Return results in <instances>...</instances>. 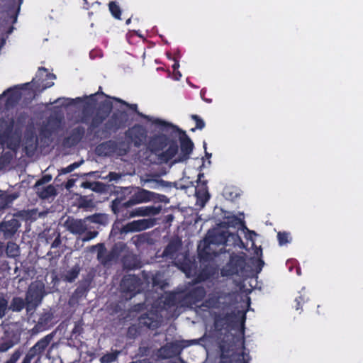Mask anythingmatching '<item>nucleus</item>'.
<instances>
[{
    "label": "nucleus",
    "mask_w": 363,
    "mask_h": 363,
    "mask_svg": "<svg viewBox=\"0 0 363 363\" xmlns=\"http://www.w3.org/2000/svg\"><path fill=\"white\" fill-rule=\"evenodd\" d=\"M126 107L163 132L150 137L147 144L148 150L158 156L161 162L168 163L172 160L173 164H177L186 162L190 158L194 145L184 130L160 118H152L143 114L138 111L136 104L128 103Z\"/></svg>",
    "instance_id": "obj_1"
},
{
    "label": "nucleus",
    "mask_w": 363,
    "mask_h": 363,
    "mask_svg": "<svg viewBox=\"0 0 363 363\" xmlns=\"http://www.w3.org/2000/svg\"><path fill=\"white\" fill-rule=\"evenodd\" d=\"M112 109L113 104L109 100L100 104L99 111L92 117L88 127V131L93 133L94 138L108 139L127 126L128 116L125 111L116 110L106 120Z\"/></svg>",
    "instance_id": "obj_2"
},
{
    "label": "nucleus",
    "mask_w": 363,
    "mask_h": 363,
    "mask_svg": "<svg viewBox=\"0 0 363 363\" xmlns=\"http://www.w3.org/2000/svg\"><path fill=\"white\" fill-rule=\"evenodd\" d=\"M55 74L50 73L45 67L38 68L35 77L30 82L15 85L7 89L1 93V99L5 98V108L9 111L16 107L23 97L26 103H29L36 95L35 91L31 88V84H35L36 79L40 82L42 90L53 86L54 82H48V79H55Z\"/></svg>",
    "instance_id": "obj_3"
},
{
    "label": "nucleus",
    "mask_w": 363,
    "mask_h": 363,
    "mask_svg": "<svg viewBox=\"0 0 363 363\" xmlns=\"http://www.w3.org/2000/svg\"><path fill=\"white\" fill-rule=\"evenodd\" d=\"M22 2V0H11L1 6V48L9 35L14 30L13 24L17 21Z\"/></svg>",
    "instance_id": "obj_4"
},
{
    "label": "nucleus",
    "mask_w": 363,
    "mask_h": 363,
    "mask_svg": "<svg viewBox=\"0 0 363 363\" xmlns=\"http://www.w3.org/2000/svg\"><path fill=\"white\" fill-rule=\"evenodd\" d=\"M120 219H117L113 224L110 235L113 238L118 235H125L129 233L140 232L154 226L155 222L152 218L135 220L128 223L125 225L122 224Z\"/></svg>",
    "instance_id": "obj_5"
},
{
    "label": "nucleus",
    "mask_w": 363,
    "mask_h": 363,
    "mask_svg": "<svg viewBox=\"0 0 363 363\" xmlns=\"http://www.w3.org/2000/svg\"><path fill=\"white\" fill-rule=\"evenodd\" d=\"M233 241V245H237L238 242H242L238 233H229L225 231H211L208 230L206 235V242L213 244L215 246L230 245L229 242Z\"/></svg>",
    "instance_id": "obj_6"
},
{
    "label": "nucleus",
    "mask_w": 363,
    "mask_h": 363,
    "mask_svg": "<svg viewBox=\"0 0 363 363\" xmlns=\"http://www.w3.org/2000/svg\"><path fill=\"white\" fill-rule=\"evenodd\" d=\"M45 294V286L42 282L31 283L26 294L27 312L34 311L40 305Z\"/></svg>",
    "instance_id": "obj_7"
},
{
    "label": "nucleus",
    "mask_w": 363,
    "mask_h": 363,
    "mask_svg": "<svg viewBox=\"0 0 363 363\" xmlns=\"http://www.w3.org/2000/svg\"><path fill=\"white\" fill-rule=\"evenodd\" d=\"M247 264L245 254L239 255L233 254L230 257L228 262L222 270V274L224 276L238 275L244 277L247 274Z\"/></svg>",
    "instance_id": "obj_8"
},
{
    "label": "nucleus",
    "mask_w": 363,
    "mask_h": 363,
    "mask_svg": "<svg viewBox=\"0 0 363 363\" xmlns=\"http://www.w3.org/2000/svg\"><path fill=\"white\" fill-rule=\"evenodd\" d=\"M133 205L123 197H117L111 201V208L117 219L125 220L136 216V208L132 209Z\"/></svg>",
    "instance_id": "obj_9"
},
{
    "label": "nucleus",
    "mask_w": 363,
    "mask_h": 363,
    "mask_svg": "<svg viewBox=\"0 0 363 363\" xmlns=\"http://www.w3.org/2000/svg\"><path fill=\"white\" fill-rule=\"evenodd\" d=\"M54 336L55 333L52 332L39 340L32 347L30 348L21 363H30L36 357H38V359L39 360L53 340Z\"/></svg>",
    "instance_id": "obj_10"
},
{
    "label": "nucleus",
    "mask_w": 363,
    "mask_h": 363,
    "mask_svg": "<svg viewBox=\"0 0 363 363\" xmlns=\"http://www.w3.org/2000/svg\"><path fill=\"white\" fill-rule=\"evenodd\" d=\"M124 142H116L113 140H108L98 145L96 147V152L99 156H112L115 153L120 155H125L128 152L129 147L122 148L124 146Z\"/></svg>",
    "instance_id": "obj_11"
},
{
    "label": "nucleus",
    "mask_w": 363,
    "mask_h": 363,
    "mask_svg": "<svg viewBox=\"0 0 363 363\" xmlns=\"http://www.w3.org/2000/svg\"><path fill=\"white\" fill-rule=\"evenodd\" d=\"M141 279L135 275H125L121 280V288L124 293L129 294L130 298L141 291Z\"/></svg>",
    "instance_id": "obj_12"
},
{
    "label": "nucleus",
    "mask_w": 363,
    "mask_h": 363,
    "mask_svg": "<svg viewBox=\"0 0 363 363\" xmlns=\"http://www.w3.org/2000/svg\"><path fill=\"white\" fill-rule=\"evenodd\" d=\"M125 138L133 143L136 147H140L147 138V130L140 124H135L125 132Z\"/></svg>",
    "instance_id": "obj_13"
},
{
    "label": "nucleus",
    "mask_w": 363,
    "mask_h": 363,
    "mask_svg": "<svg viewBox=\"0 0 363 363\" xmlns=\"http://www.w3.org/2000/svg\"><path fill=\"white\" fill-rule=\"evenodd\" d=\"M20 215H21V213H18L12 216H6L4 221H1V232L4 233L6 238L13 236L21 226V223L18 219Z\"/></svg>",
    "instance_id": "obj_14"
},
{
    "label": "nucleus",
    "mask_w": 363,
    "mask_h": 363,
    "mask_svg": "<svg viewBox=\"0 0 363 363\" xmlns=\"http://www.w3.org/2000/svg\"><path fill=\"white\" fill-rule=\"evenodd\" d=\"M85 134V128L83 126H77L73 128L69 135L63 139L62 144L65 147H72L81 142Z\"/></svg>",
    "instance_id": "obj_15"
},
{
    "label": "nucleus",
    "mask_w": 363,
    "mask_h": 363,
    "mask_svg": "<svg viewBox=\"0 0 363 363\" xmlns=\"http://www.w3.org/2000/svg\"><path fill=\"white\" fill-rule=\"evenodd\" d=\"M213 246L215 245L213 244L208 245L206 242V238L199 243L197 251L201 261H210L219 255V252L212 249Z\"/></svg>",
    "instance_id": "obj_16"
},
{
    "label": "nucleus",
    "mask_w": 363,
    "mask_h": 363,
    "mask_svg": "<svg viewBox=\"0 0 363 363\" xmlns=\"http://www.w3.org/2000/svg\"><path fill=\"white\" fill-rule=\"evenodd\" d=\"M65 225L68 231L74 235H82L87 230L85 221L82 219L68 218Z\"/></svg>",
    "instance_id": "obj_17"
},
{
    "label": "nucleus",
    "mask_w": 363,
    "mask_h": 363,
    "mask_svg": "<svg viewBox=\"0 0 363 363\" xmlns=\"http://www.w3.org/2000/svg\"><path fill=\"white\" fill-rule=\"evenodd\" d=\"M152 195V191L141 188H137L134 190L128 201L130 203L134 206L138 203L150 201L152 199L150 196Z\"/></svg>",
    "instance_id": "obj_18"
},
{
    "label": "nucleus",
    "mask_w": 363,
    "mask_h": 363,
    "mask_svg": "<svg viewBox=\"0 0 363 363\" xmlns=\"http://www.w3.org/2000/svg\"><path fill=\"white\" fill-rule=\"evenodd\" d=\"M38 145L37 136L33 133H27L23 140V150L28 157L34 155Z\"/></svg>",
    "instance_id": "obj_19"
},
{
    "label": "nucleus",
    "mask_w": 363,
    "mask_h": 363,
    "mask_svg": "<svg viewBox=\"0 0 363 363\" xmlns=\"http://www.w3.org/2000/svg\"><path fill=\"white\" fill-rule=\"evenodd\" d=\"M206 294V291L203 286H195L186 292L185 299L190 304H196L203 300Z\"/></svg>",
    "instance_id": "obj_20"
},
{
    "label": "nucleus",
    "mask_w": 363,
    "mask_h": 363,
    "mask_svg": "<svg viewBox=\"0 0 363 363\" xmlns=\"http://www.w3.org/2000/svg\"><path fill=\"white\" fill-rule=\"evenodd\" d=\"M184 345L179 342H172L162 347L164 355V358H172L180 355Z\"/></svg>",
    "instance_id": "obj_21"
},
{
    "label": "nucleus",
    "mask_w": 363,
    "mask_h": 363,
    "mask_svg": "<svg viewBox=\"0 0 363 363\" xmlns=\"http://www.w3.org/2000/svg\"><path fill=\"white\" fill-rule=\"evenodd\" d=\"M139 323L149 329L155 330L159 327L157 315L154 313H145L139 318Z\"/></svg>",
    "instance_id": "obj_22"
},
{
    "label": "nucleus",
    "mask_w": 363,
    "mask_h": 363,
    "mask_svg": "<svg viewBox=\"0 0 363 363\" xmlns=\"http://www.w3.org/2000/svg\"><path fill=\"white\" fill-rule=\"evenodd\" d=\"M123 267L125 269L132 270L141 267L140 262L136 255L128 252L122 257Z\"/></svg>",
    "instance_id": "obj_23"
},
{
    "label": "nucleus",
    "mask_w": 363,
    "mask_h": 363,
    "mask_svg": "<svg viewBox=\"0 0 363 363\" xmlns=\"http://www.w3.org/2000/svg\"><path fill=\"white\" fill-rule=\"evenodd\" d=\"M52 315L50 313H43L41 314L37 323L32 329L33 333L36 334L43 332L48 328V325L51 322Z\"/></svg>",
    "instance_id": "obj_24"
},
{
    "label": "nucleus",
    "mask_w": 363,
    "mask_h": 363,
    "mask_svg": "<svg viewBox=\"0 0 363 363\" xmlns=\"http://www.w3.org/2000/svg\"><path fill=\"white\" fill-rule=\"evenodd\" d=\"M204 177L203 173H199L198 175L197 183L199 189H196V195L198 198L202 199V201L206 203L210 199V195L208 192L207 182L202 181V178Z\"/></svg>",
    "instance_id": "obj_25"
},
{
    "label": "nucleus",
    "mask_w": 363,
    "mask_h": 363,
    "mask_svg": "<svg viewBox=\"0 0 363 363\" xmlns=\"http://www.w3.org/2000/svg\"><path fill=\"white\" fill-rule=\"evenodd\" d=\"M94 247L99 248L97 258L104 266L108 264L113 259V253L112 252H107L104 243H99Z\"/></svg>",
    "instance_id": "obj_26"
},
{
    "label": "nucleus",
    "mask_w": 363,
    "mask_h": 363,
    "mask_svg": "<svg viewBox=\"0 0 363 363\" xmlns=\"http://www.w3.org/2000/svg\"><path fill=\"white\" fill-rule=\"evenodd\" d=\"M248 354L245 352L233 354L228 357L222 354L220 363H249Z\"/></svg>",
    "instance_id": "obj_27"
},
{
    "label": "nucleus",
    "mask_w": 363,
    "mask_h": 363,
    "mask_svg": "<svg viewBox=\"0 0 363 363\" xmlns=\"http://www.w3.org/2000/svg\"><path fill=\"white\" fill-rule=\"evenodd\" d=\"M3 340L1 342V352H6L10 348H11L14 345L17 344L19 340V337L14 333H11V335H8V332L6 330L4 331V336L1 337Z\"/></svg>",
    "instance_id": "obj_28"
},
{
    "label": "nucleus",
    "mask_w": 363,
    "mask_h": 363,
    "mask_svg": "<svg viewBox=\"0 0 363 363\" xmlns=\"http://www.w3.org/2000/svg\"><path fill=\"white\" fill-rule=\"evenodd\" d=\"M131 241L138 248L145 245H152L154 243V240L149 233L136 235L131 238Z\"/></svg>",
    "instance_id": "obj_29"
},
{
    "label": "nucleus",
    "mask_w": 363,
    "mask_h": 363,
    "mask_svg": "<svg viewBox=\"0 0 363 363\" xmlns=\"http://www.w3.org/2000/svg\"><path fill=\"white\" fill-rule=\"evenodd\" d=\"M162 211V206H147L136 208V216H156Z\"/></svg>",
    "instance_id": "obj_30"
},
{
    "label": "nucleus",
    "mask_w": 363,
    "mask_h": 363,
    "mask_svg": "<svg viewBox=\"0 0 363 363\" xmlns=\"http://www.w3.org/2000/svg\"><path fill=\"white\" fill-rule=\"evenodd\" d=\"M34 189L39 198L42 199H47L57 194L56 189L52 184L47 186L34 187Z\"/></svg>",
    "instance_id": "obj_31"
},
{
    "label": "nucleus",
    "mask_w": 363,
    "mask_h": 363,
    "mask_svg": "<svg viewBox=\"0 0 363 363\" xmlns=\"http://www.w3.org/2000/svg\"><path fill=\"white\" fill-rule=\"evenodd\" d=\"M26 308V301L21 297H13L11 301L9 309L12 311L20 312Z\"/></svg>",
    "instance_id": "obj_32"
},
{
    "label": "nucleus",
    "mask_w": 363,
    "mask_h": 363,
    "mask_svg": "<svg viewBox=\"0 0 363 363\" xmlns=\"http://www.w3.org/2000/svg\"><path fill=\"white\" fill-rule=\"evenodd\" d=\"M19 196L18 192L7 194L6 191H1V211L6 208L9 203L16 199Z\"/></svg>",
    "instance_id": "obj_33"
},
{
    "label": "nucleus",
    "mask_w": 363,
    "mask_h": 363,
    "mask_svg": "<svg viewBox=\"0 0 363 363\" xmlns=\"http://www.w3.org/2000/svg\"><path fill=\"white\" fill-rule=\"evenodd\" d=\"M90 281L86 280L79 283V286L74 290V295L77 297H82L89 291Z\"/></svg>",
    "instance_id": "obj_34"
},
{
    "label": "nucleus",
    "mask_w": 363,
    "mask_h": 363,
    "mask_svg": "<svg viewBox=\"0 0 363 363\" xmlns=\"http://www.w3.org/2000/svg\"><path fill=\"white\" fill-rule=\"evenodd\" d=\"M6 255L9 257L14 258L18 257L20 253V249L17 244L13 242H9L6 247Z\"/></svg>",
    "instance_id": "obj_35"
},
{
    "label": "nucleus",
    "mask_w": 363,
    "mask_h": 363,
    "mask_svg": "<svg viewBox=\"0 0 363 363\" xmlns=\"http://www.w3.org/2000/svg\"><path fill=\"white\" fill-rule=\"evenodd\" d=\"M80 269L78 266H75L70 270H68L64 277V280L67 282H73L79 276Z\"/></svg>",
    "instance_id": "obj_36"
},
{
    "label": "nucleus",
    "mask_w": 363,
    "mask_h": 363,
    "mask_svg": "<svg viewBox=\"0 0 363 363\" xmlns=\"http://www.w3.org/2000/svg\"><path fill=\"white\" fill-rule=\"evenodd\" d=\"M108 9L111 13V15L116 19H121V9L119 5L116 1H110L108 3Z\"/></svg>",
    "instance_id": "obj_37"
},
{
    "label": "nucleus",
    "mask_w": 363,
    "mask_h": 363,
    "mask_svg": "<svg viewBox=\"0 0 363 363\" xmlns=\"http://www.w3.org/2000/svg\"><path fill=\"white\" fill-rule=\"evenodd\" d=\"M120 352V351L115 350L112 352L106 353L101 357L100 361L101 363L113 362L118 359Z\"/></svg>",
    "instance_id": "obj_38"
},
{
    "label": "nucleus",
    "mask_w": 363,
    "mask_h": 363,
    "mask_svg": "<svg viewBox=\"0 0 363 363\" xmlns=\"http://www.w3.org/2000/svg\"><path fill=\"white\" fill-rule=\"evenodd\" d=\"M178 250V245L175 242H170L163 251V256L172 257Z\"/></svg>",
    "instance_id": "obj_39"
},
{
    "label": "nucleus",
    "mask_w": 363,
    "mask_h": 363,
    "mask_svg": "<svg viewBox=\"0 0 363 363\" xmlns=\"http://www.w3.org/2000/svg\"><path fill=\"white\" fill-rule=\"evenodd\" d=\"M277 239L279 245L282 246L289 243L291 241L290 233L287 232H279L277 233Z\"/></svg>",
    "instance_id": "obj_40"
},
{
    "label": "nucleus",
    "mask_w": 363,
    "mask_h": 363,
    "mask_svg": "<svg viewBox=\"0 0 363 363\" xmlns=\"http://www.w3.org/2000/svg\"><path fill=\"white\" fill-rule=\"evenodd\" d=\"M308 300V298L305 295L300 294L297 297H296L294 300V308L296 311H298L302 308L303 305L307 302Z\"/></svg>",
    "instance_id": "obj_41"
},
{
    "label": "nucleus",
    "mask_w": 363,
    "mask_h": 363,
    "mask_svg": "<svg viewBox=\"0 0 363 363\" xmlns=\"http://www.w3.org/2000/svg\"><path fill=\"white\" fill-rule=\"evenodd\" d=\"M191 118L196 123V127L191 129L192 131H194L196 129L202 130L205 127V122L199 116L193 114L191 116Z\"/></svg>",
    "instance_id": "obj_42"
},
{
    "label": "nucleus",
    "mask_w": 363,
    "mask_h": 363,
    "mask_svg": "<svg viewBox=\"0 0 363 363\" xmlns=\"http://www.w3.org/2000/svg\"><path fill=\"white\" fill-rule=\"evenodd\" d=\"M102 94V95L105 96H106V97H107V98L111 99H112V100H113L114 101H116V102H118V103H119V104H121L122 105H123V106H126V105H128V102H127V101H124V100H123V99H120V98H117V97H114V96L111 97V96H108V95L105 94H104V92H102V91H101V92L98 91V92H96V93H95V94H91L89 97H90V99H91V100H95V97H96V96L97 94Z\"/></svg>",
    "instance_id": "obj_43"
},
{
    "label": "nucleus",
    "mask_w": 363,
    "mask_h": 363,
    "mask_svg": "<svg viewBox=\"0 0 363 363\" xmlns=\"http://www.w3.org/2000/svg\"><path fill=\"white\" fill-rule=\"evenodd\" d=\"M152 195L150 196V197H152L151 201L164 203H167L169 201V199L165 195L159 194L155 192H152Z\"/></svg>",
    "instance_id": "obj_44"
},
{
    "label": "nucleus",
    "mask_w": 363,
    "mask_h": 363,
    "mask_svg": "<svg viewBox=\"0 0 363 363\" xmlns=\"http://www.w3.org/2000/svg\"><path fill=\"white\" fill-rule=\"evenodd\" d=\"M79 166V163L74 162V163L68 165L66 167L62 168L60 170V174H68L69 172H72L73 170H74Z\"/></svg>",
    "instance_id": "obj_45"
},
{
    "label": "nucleus",
    "mask_w": 363,
    "mask_h": 363,
    "mask_svg": "<svg viewBox=\"0 0 363 363\" xmlns=\"http://www.w3.org/2000/svg\"><path fill=\"white\" fill-rule=\"evenodd\" d=\"M51 179H52V176L50 174L43 175L40 179H38L35 182L34 187L43 186V184L50 182L51 181Z\"/></svg>",
    "instance_id": "obj_46"
},
{
    "label": "nucleus",
    "mask_w": 363,
    "mask_h": 363,
    "mask_svg": "<svg viewBox=\"0 0 363 363\" xmlns=\"http://www.w3.org/2000/svg\"><path fill=\"white\" fill-rule=\"evenodd\" d=\"M242 220L235 216L228 217V223L229 225L236 227L242 224Z\"/></svg>",
    "instance_id": "obj_47"
},
{
    "label": "nucleus",
    "mask_w": 363,
    "mask_h": 363,
    "mask_svg": "<svg viewBox=\"0 0 363 363\" xmlns=\"http://www.w3.org/2000/svg\"><path fill=\"white\" fill-rule=\"evenodd\" d=\"M22 352L21 350H16L11 356L9 360H7L5 363H16V362L20 358Z\"/></svg>",
    "instance_id": "obj_48"
},
{
    "label": "nucleus",
    "mask_w": 363,
    "mask_h": 363,
    "mask_svg": "<svg viewBox=\"0 0 363 363\" xmlns=\"http://www.w3.org/2000/svg\"><path fill=\"white\" fill-rule=\"evenodd\" d=\"M99 233L97 231H88L86 233L84 236L82 238L83 242L89 241L97 236Z\"/></svg>",
    "instance_id": "obj_49"
},
{
    "label": "nucleus",
    "mask_w": 363,
    "mask_h": 363,
    "mask_svg": "<svg viewBox=\"0 0 363 363\" xmlns=\"http://www.w3.org/2000/svg\"><path fill=\"white\" fill-rule=\"evenodd\" d=\"M101 185L100 182H84L82 184V186L85 189H91L93 190H96V188L93 186H99Z\"/></svg>",
    "instance_id": "obj_50"
},
{
    "label": "nucleus",
    "mask_w": 363,
    "mask_h": 363,
    "mask_svg": "<svg viewBox=\"0 0 363 363\" xmlns=\"http://www.w3.org/2000/svg\"><path fill=\"white\" fill-rule=\"evenodd\" d=\"M103 216L100 214H95L94 216H92L91 217L89 218L90 219V220L93 223H102V219Z\"/></svg>",
    "instance_id": "obj_51"
},
{
    "label": "nucleus",
    "mask_w": 363,
    "mask_h": 363,
    "mask_svg": "<svg viewBox=\"0 0 363 363\" xmlns=\"http://www.w3.org/2000/svg\"><path fill=\"white\" fill-rule=\"evenodd\" d=\"M234 316L235 315L233 313H226L223 315L220 320L225 322L230 321L234 318Z\"/></svg>",
    "instance_id": "obj_52"
},
{
    "label": "nucleus",
    "mask_w": 363,
    "mask_h": 363,
    "mask_svg": "<svg viewBox=\"0 0 363 363\" xmlns=\"http://www.w3.org/2000/svg\"><path fill=\"white\" fill-rule=\"evenodd\" d=\"M61 244V239H60V235L58 234L57 236L55 238L54 241L51 244L52 248L57 247Z\"/></svg>",
    "instance_id": "obj_53"
},
{
    "label": "nucleus",
    "mask_w": 363,
    "mask_h": 363,
    "mask_svg": "<svg viewBox=\"0 0 363 363\" xmlns=\"http://www.w3.org/2000/svg\"><path fill=\"white\" fill-rule=\"evenodd\" d=\"M82 330H83V329L79 325L75 324L74 327L72 331V333L73 335H74V334L80 335L82 333Z\"/></svg>",
    "instance_id": "obj_54"
},
{
    "label": "nucleus",
    "mask_w": 363,
    "mask_h": 363,
    "mask_svg": "<svg viewBox=\"0 0 363 363\" xmlns=\"http://www.w3.org/2000/svg\"><path fill=\"white\" fill-rule=\"evenodd\" d=\"M7 306V301L1 297V318L4 315V310L6 308Z\"/></svg>",
    "instance_id": "obj_55"
},
{
    "label": "nucleus",
    "mask_w": 363,
    "mask_h": 363,
    "mask_svg": "<svg viewBox=\"0 0 363 363\" xmlns=\"http://www.w3.org/2000/svg\"><path fill=\"white\" fill-rule=\"evenodd\" d=\"M74 183H75V180L74 179H69L67 180L65 187L67 189H70L74 185Z\"/></svg>",
    "instance_id": "obj_56"
},
{
    "label": "nucleus",
    "mask_w": 363,
    "mask_h": 363,
    "mask_svg": "<svg viewBox=\"0 0 363 363\" xmlns=\"http://www.w3.org/2000/svg\"><path fill=\"white\" fill-rule=\"evenodd\" d=\"M205 93H206V91H205V90H203V89H201V98H202L204 101H207L208 103H211V102L212 101V100H211V99H205V98L203 97V94H205Z\"/></svg>",
    "instance_id": "obj_57"
},
{
    "label": "nucleus",
    "mask_w": 363,
    "mask_h": 363,
    "mask_svg": "<svg viewBox=\"0 0 363 363\" xmlns=\"http://www.w3.org/2000/svg\"><path fill=\"white\" fill-rule=\"evenodd\" d=\"M144 303H139L134 306L135 311H139L143 306Z\"/></svg>",
    "instance_id": "obj_58"
},
{
    "label": "nucleus",
    "mask_w": 363,
    "mask_h": 363,
    "mask_svg": "<svg viewBox=\"0 0 363 363\" xmlns=\"http://www.w3.org/2000/svg\"><path fill=\"white\" fill-rule=\"evenodd\" d=\"M164 182L163 180L156 181L155 186H157L159 184L162 186H164Z\"/></svg>",
    "instance_id": "obj_59"
},
{
    "label": "nucleus",
    "mask_w": 363,
    "mask_h": 363,
    "mask_svg": "<svg viewBox=\"0 0 363 363\" xmlns=\"http://www.w3.org/2000/svg\"><path fill=\"white\" fill-rule=\"evenodd\" d=\"M179 67V63H178L177 62H176L173 65L172 68H173V69H174V70H175V69H177Z\"/></svg>",
    "instance_id": "obj_60"
},
{
    "label": "nucleus",
    "mask_w": 363,
    "mask_h": 363,
    "mask_svg": "<svg viewBox=\"0 0 363 363\" xmlns=\"http://www.w3.org/2000/svg\"><path fill=\"white\" fill-rule=\"evenodd\" d=\"M212 154L211 153H208L206 151V157H208V158H210L211 157Z\"/></svg>",
    "instance_id": "obj_61"
},
{
    "label": "nucleus",
    "mask_w": 363,
    "mask_h": 363,
    "mask_svg": "<svg viewBox=\"0 0 363 363\" xmlns=\"http://www.w3.org/2000/svg\"><path fill=\"white\" fill-rule=\"evenodd\" d=\"M259 264L260 268H261L263 266V264H264V262L262 259H259Z\"/></svg>",
    "instance_id": "obj_62"
},
{
    "label": "nucleus",
    "mask_w": 363,
    "mask_h": 363,
    "mask_svg": "<svg viewBox=\"0 0 363 363\" xmlns=\"http://www.w3.org/2000/svg\"><path fill=\"white\" fill-rule=\"evenodd\" d=\"M130 22H131V18H128V19H127V20H126L125 23H126L127 25H129V24L130 23Z\"/></svg>",
    "instance_id": "obj_63"
},
{
    "label": "nucleus",
    "mask_w": 363,
    "mask_h": 363,
    "mask_svg": "<svg viewBox=\"0 0 363 363\" xmlns=\"http://www.w3.org/2000/svg\"><path fill=\"white\" fill-rule=\"evenodd\" d=\"M133 330V328L132 327H130L128 328V333H131L132 330Z\"/></svg>",
    "instance_id": "obj_64"
}]
</instances>
